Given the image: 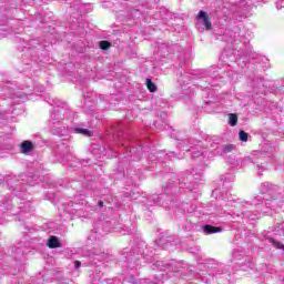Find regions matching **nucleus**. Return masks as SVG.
<instances>
[{
    "mask_svg": "<svg viewBox=\"0 0 284 284\" xmlns=\"http://www.w3.org/2000/svg\"><path fill=\"white\" fill-rule=\"evenodd\" d=\"M48 247H50L51 250L61 247V243L59 242V239H57V236H51L48 242Z\"/></svg>",
    "mask_w": 284,
    "mask_h": 284,
    "instance_id": "nucleus-7",
    "label": "nucleus"
},
{
    "mask_svg": "<svg viewBox=\"0 0 284 284\" xmlns=\"http://www.w3.org/2000/svg\"><path fill=\"white\" fill-rule=\"evenodd\" d=\"M203 232H204V234H216V233L221 232V227H214L212 225H205L203 227Z\"/></svg>",
    "mask_w": 284,
    "mask_h": 284,
    "instance_id": "nucleus-8",
    "label": "nucleus"
},
{
    "mask_svg": "<svg viewBox=\"0 0 284 284\" xmlns=\"http://www.w3.org/2000/svg\"><path fill=\"white\" fill-rule=\"evenodd\" d=\"M74 267H75V270H79V268L81 267V262L75 261V263H74Z\"/></svg>",
    "mask_w": 284,
    "mask_h": 284,
    "instance_id": "nucleus-18",
    "label": "nucleus"
},
{
    "mask_svg": "<svg viewBox=\"0 0 284 284\" xmlns=\"http://www.w3.org/2000/svg\"><path fill=\"white\" fill-rule=\"evenodd\" d=\"M282 8H284V0H277L276 1V9L282 10Z\"/></svg>",
    "mask_w": 284,
    "mask_h": 284,
    "instance_id": "nucleus-15",
    "label": "nucleus"
},
{
    "mask_svg": "<svg viewBox=\"0 0 284 284\" xmlns=\"http://www.w3.org/2000/svg\"><path fill=\"white\" fill-rule=\"evenodd\" d=\"M33 148H34V144H32V142H30V141H24V142H22V144H21V152H22L23 154H28V152H32Z\"/></svg>",
    "mask_w": 284,
    "mask_h": 284,
    "instance_id": "nucleus-6",
    "label": "nucleus"
},
{
    "mask_svg": "<svg viewBox=\"0 0 284 284\" xmlns=\"http://www.w3.org/2000/svg\"><path fill=\"white\" fill-rule=\"evenodd\" d=\"M50 105H54V101L47 100Z\"/></svg>",
    "mask_w": 284,
    "mask_h": 284,
    "instance_id": "nucleus-20",
    "label": "nucleus"
},
{
    "mask_svg": "<svg viewBox=\"0 0 284 284\" xmlns=\"http://www.w3.org/2000/svg\"><path fill=\"white\" fill-rule=\"evenodd\" d=\"M57 118V114L55 113H53L52 114V119H53V121H54V119Z\"/></svg>",
    "mask_w": 284,
    "mask_h": 284,
    "instance_id": "nucleus-21",
    "label": "nucleus"
},
{
    "mask_svg": "<svg viewBox=\"0 0 284 284\" xmlns=\"http://www.w3.org/2000/svg\"><path fill=\"white\" fill-rule=\"evenodd\" d=\"M234 150V145L226 144V145H220L216 148V154H227Z\"/></svg>",
    "mask_w": 284,
    "mask_h": 284,
    "instance_id": "nucleus-5",
    "label": "nucleus"
},
{
    "mask_svg": "<svg viewBox=\"0 0 284 284\" xmlns=\"http://www.w3.org/2000/svg\"><path fill=\"white\" fill-rule=\"evenodd\" d=\"M203 155V153H201V152H196V153H192V156H193V159H196V158H199V156H202Z\"/></svg>",
    "mask_w": 284,
    "mask_h": 284,
    "instance_id": "nucleus-17",
    "label": "nucleus"
},
{
    "mask_svg": "<svg viewBox=\"0 0 284 284\" xmlns=\"http://www.w3.org/2000/svg\"><path fill=\"white\" fill-rule=\"evenodd\" d=\"M159 199H165V195H161Z\"/></svg>",
    "mask_w": 284,
    "mask_h": 284,
    "instance_id": "nucleus-22",
    "label": "nucleus"
},
{
    "mask_svg": "<svg viewBox=\"0 0 284 284\" xmlns=\"http://www.w3.org/2000/svg\"><path fill=\"white\" fill-rule=\"evenodd\" d=\"M110 42H108V41H101L100 42V49L101 50H108L109 48H110Z\"/></svg>",
    "mask_w": 284,
    "mask_h": 284,
    "instance_id": "nucleus-14",
    "label": "nucleus"
},
{
    "mask_svg": "<svg viewBox=\"0 0 284 284\" xmlns=\"http://www.w3.org/2000/svg\"><path fill=\"white\" fill-rule=\"evenodd\" d=\"M146 88L151 92H156V84H154L150 79H146Z\"/></svg>",
    "mask_w": 284,
    "mask_h": 284,
    "instance_id": "nucleus-11",
    "label": "nucleus"
},
{
    "mask_svg": "<svg viewBox=\"0 0 284 284\" xmlns=\"http://www.w3.org/2000/svg\"><path fill=\"white\" fill-rule=\"evenodd\" d=\"M258 205H261V200H258V199L253 200L252 203L244 202V203L240 204L239 207H241L243 210L241 213L243 219H250L251 221H255V219H258V214L250 215V213L246 211V210H254V207H256V210H258Z\"/></svg>",
    "mask_w": 284,
    "mask_h": 284,
    "instance_id": "nucleus-1",
    "label": "nucleus"
},
{
    "mask_svg": "<svg viewBox=\"0 0 284 284\" xmlns=\"http://www.w3.org/2000/svg\"><path fill=\"white\" fill-rule=\"evenodd\" d=\"M270 243H272V245H274V247H276L277 250H284V245L281 242H276V240L274 239H270L268 240Z\"/></svg>",
    "mask_w": 284,
    "mask_h": 284,
    "instance_id": "nucleus-13",
    "label": "nucleus"
},
{
    "mask_svg": "<svg viewBox=\"0 0 284 284\" xmlns=\"http://www.w3.org/2000/svg\"><path fill=\"white\" fill-rule=\"evenodd\" d=\"M52 134H61L63 132V126H61L60 121H53L50 123Z\"/></svg>",
    "mask_w": 284,
    "mask_h": 284,
    "instance_id": "nucleus-4",
    "label": "nucleus"
},
{
    "mask_svg": "<svg viewBox=\"0 0 284 284\" xmlns=\"http://www.w3.org/2000/svg\"><path fill=\"white\" fill-rule=\"evenodd\" d=\"M197 23H202L206 30L212 29V22L210 21V17L205 11H200L197 14Z\"/></svg>",
    "mask_w": 284,
    "mask_h": 284,
    "instance_id": "nucleus-3",
    "label": "nucleus"
},
{
    "mask_svg": "<svg viewBox=\"0 0 284 284\" xmlns=\"http://www.w3.org/2000/svg\"><path fill=\"white\" fill-rule=\"evenodd\" d=\"M156 267L158 270H160L161 272L165 271V265H163V262H156Z\"/></svg>",
    "mask_w": 284,
    "mask_h": 284,
    "instance_id": "nucleus-16",
    "label": "nucleus"
},
{
    "mask_svg": "<svg viewBox=\"0 0 284 284\" xmlns=\"http://www.w3.org/2000/svg\"><path fill=\"white\" fill-rule=\"evenodd\" d=\"M75 134H82V136H92V131L88 129H83L81 126H78L73 129Z\"/></svg>",
    "mask_w": 284,
    "mask_h": 284,
    "instance_id": "nucleus-9",
    "label": "nucleus"
},
{
    "mask_svg": "<svg viewBox=\"0 0 284 284\" xmlns=\"http://www.w3.org/2000/svg\"><path fill=\"white\" fill-rule=\"evenodd\" d=\"M233 12L240 14V17H245L247 13V2L245 0H240L233 7Z\"/></svg>",
    "mask_w": 284,
    "mask_h": 284,
    "instance_id": "nucleus-2",
    "label": "nucleus"
},
{
    "mask_svg": "<svg viewBox=\"0 0 284 284\" xmlns=\"http://www.w3.org/2000/svg\"><path fill=\"white\" fill-rule=\"evenodd\" d=\"M236 123H239V116H236V114H230L229 124L232 128H234V125H236Z\"/></svg>",
    "mask_w": 284,
    "mask_h": 284,
    "instance_id": "nucleus-10",
    "label": "nucleus"
},
{
    "mask_svg": "<svg viewBox=\"0 0 284 284\" xmlns=\"http://www.w3.org/2000/svg\"><path fill=\"white\" fill-rule=\"evenodd\" d=\"M99 207H103V201L98 202Z\"/></svg>",
    "mask_w": 284,
    "mask_h": 284,
    "instance_id": "nucleus-19",
    "label": "nucleus"
},
{
    "mask_svg": "<svg viewBox=\"0 0 284 284\" xmlns=\"http://www.w3.org/2000/svg\"><path fill=\"white\" fill-rule=\"evenodd\" d=\"M248 134L245 131H240L239 139L240 141H243L244 143H247Z\"/></svg>",
    "mask_w": 284,
    "mask_h": 284,
    "instance_id": "nucleus-12",
    "label": "nucleus"
}]
</instances>
